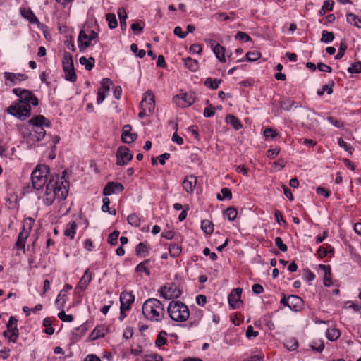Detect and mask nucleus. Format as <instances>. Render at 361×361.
Here are the masks:
<instances>
[{"label": "nucleus", "instance_id": "nucleus-1", "mask_svg": "<svg viewBox=\"0 0 361 361\" xmlns=\"http://www.w3.org/2000/svg\"><path fill=\"white\" fill-rule=\"evenodd\" d=\"M13 92L19 97V99L7 109V112L20 120L30 117V105L37 106V98L32 92L27 90L14 88Z\"/></svg>", "mask_w": 361, "mask_h": 361}, {"label": "nucleus", "instance_id": "nucleus-2", "mask_svg": "<svg viewBox=\"0 0 361 361\" xmlns=\"http://www.w3.org/2000/svg\"><path fill=\"white\" fill-rule=\"evenodd\" d=\"M142 314L151 322H161L165 316L164 305L158 299L149 298L143 303Z\"/></svg>", "mask_w": 361, "mask_h": 361}, {"label": "nucleus", "instance_id": "nucleus-3", "mask_svg": "<svg viewBox=\"0 0 361 361\" xmlns=\"http://www.w3.org/2000/svg\"><path fill=\"white\" fill-rule=\"evenodd\" d=\"M29 123L33 126V133H30L27 141L30 144L42 140L46 135L44 127L51 126V122L42 115L34 116L29 120Z\"/></svg>", "mask_w": 361, "mask_h": 361}, {"label": "nucleus", "instance_id": "nucleus-4", "mask_svg": "<svg viewBox=\"0 0 361 361\" xmlns=\"http://www.w3.org/2000/svg\"><path fill=\"white\" fill-rule=\"evenodd\" d=\"M167 311L171 319L176 322H185L190 316L188 306L180 301L170 302Z\"/></svg>", "mask_w": 361, "mask_h": 361}, {"label": "nucleus", "instance_id": "nucleus-5", "mask_svg": "<svg viewBox=\"0 0 361 361\" xmlns=\"http://www.w3.org/2000/svg\"><path fill=\"white\" fill-rule=\"evenodd\" d=\"M298 121L308 129L314 130L319 127V115L307 109H300L298 111Z\"/></svg>", "mask_w": 361, "mask_h": 361}, {"label": "nucleus", "instance_id": "nucleus-6", "mask_svg": "<svg viewBox=\"0 0 361 361\" xmlns=\"http://www.w3.org/2000/svg\"><path fill=\"white\" fill-rule=\"evenodd\" d=\"M49 172V168L45 164H39L32 171L31 180L32 186L39 190L42 189L47 183V176Z\"/></svg>", "mask_w": 361, "mask_h": 361}, {"label": "nucleus", "instance_id": "nucleus-7", "mask_svg": "<svg viewBox=\"0 0 361 361\" xmlns=\"http://www.w3.org/2000/svg\"><path fill=\"white\" fill-rule=\"evenodd\" d=\"M63 68L66 80L75 82L77 76L74 70L73 57L69 53H66L63 61Z\"/></svg>", "mask_w": 361, "mask_h": 361}, {"label": "nucleus", "instance_id": "nucleus-8", "mask_svg": "<svg viewBox=\"0 0 361 361\" xmlns=\"http://www.w3.org/2000/svg\"><path fill=\"white\" fill-rule=\"evenodd\" d=\"M161 297L166 300L178 298L181 295V290L174 283H168L160 288L159 290Z\"/></svg>", "mask_w": 361, "mask_h": 361}, {"label": "nucleus", "instance_id": "nucleus-9", "mask_svg": "<svg viewBox=\"0 0 361 361\" xmlns=\"http://www.w3.org/2000/svg\"><path fill=\"white\" fill-rule=\"evenodd\" d=\"M18 334L17 319L13 317H11L7 323V330L4 332V335L5 337L8 338L10 341L16 343L18 337Z\"/></svg>", "mask_w": 361, "mask_h": 361}, {"label": "nucleus", "instance_id": "nucleus-10", "mask_svg": "<svg viewBox=\"0 0 361 361\" xmlns=\"http://www.w3.org/2000/svg\"><path fill=\"white\" fill-rule=\"evenodd\" d=\"M4 77L5 79V85L6 86H14L20 82L27 79V76L25 74L14 73L11 72H4Z\"/></svg>", "mask_w": 361, "mask_h": 361}, {"label": "nucleus", "instance_id": "nucleus-11", "mask_svg": "<svg viewBox=\"0 0 361 361\" xmlns=\"http://www.w3.org/2000/svg\"><path fill=\"white\" fill-rule=\"evenodd\" d=\"M133 158V154L126 146L120 147L116 152V164L123 166L127 164Z\"/></svg>", "mask_w": 361, "mask_h": 361}, {"label": "nucleus", "instance_id": "nucleus-12", "mask_svg": "<svg viewBox=\"0 0 361 361\" xmlns=\"http://www.w3.org/2000/svg\"><path fill=\"white\" fill-rule=\"evenodd\" d=\"M54 191L56 195V199L63 200H65L68 192V182L66 180L59 181H54Z\"/></svg>", "mask_w": 361, "mask_h": 361}, {"label": "nucleus", "instance_id": "nucleus-13", "mask_svg": "<svg viewBox=\"0 0 361 361\" xmlns=\"http://www.w3.org/2000/svg\"><path fill=\"white\" fill-rule=\"evenodd\" d=\"M30 221V226L28 228V230L27 231L25 228V226L23 227V230L18 234V240L16 243V246L20 249H22L23 252H25V243L26 240L29 235L30 230L31 229V224L34 222V220L32 218H28L26 221Z\"/></svg>", "mask_w": 361, "mask_h": 361}, {"label": "nucleus", "instance_id": "nucleus-14", "mask_svg": "<svg viewBox=\"0 0 361 361\" xmlns=\"http://www.w3.org/2000/svg\"><path fill=\"white\" fill-rule=\"evenodd\" d=\"M134 300L135 297L132 293L126 291L122 292L120 295V310L122 311L129 310Z\"/></svg>", "mask_w": 361, "mask_h": 361}, {"label": "nucleus", "instance_id": "nucleus-15", "mask_svg": "<svg viewBox=\"0 0 361 361\" xmlns=\"http://www.w3.org/2000/svg\"><path fill=\"white\" fill-rule=\"evenodd\" d=\"M54 180H50L46 187V191L43 201L46 205H51L54 200L56 198V195L54 191Z\"/></svg>", "mask_w": 361, "mask_h": 361}, {"label": "nucleus", "instance_id": "nucleus-16", "mask_svg": "<svg viewBox=\"0 0 361 361\" xmlns=\"http://www.w3.org/2000/svg\"><path fill=\"white\" fill-rule=\"evenodd\" d=\"M242 289L237 288H234L228 295V302L233 309L238 308L242 303L240 300V295Z\"/></svg>", "mask_w": 361, "mask_h": 361}, {"label": "nucleus", "instance_id": "nucleus-17", "mask_svg": "<svg viewBox=\"0 0 361 361\" xmlns=\"http://www.w3.org/2000/svg\"><path fill=\"white\" fill-rule=\"evenodd\" d=\"M124 188L122 184L118 182L108 183L103 190V194L105 196L111 195V194L120 192L123 190Z\"/></svg>", "mask_w": 361, "mask_h": 361}, {"label": "nucleus", "instance_id": "nucleus-18", "mask_svg": "<svg viewBox=\"0 0 361 361\" xmlns=\"http://www.w3.org/2000/svg\"><path fill=\"white\" fill-rule=\"evenodd\" d=\"M131 126L125 125L123 128V133L121 135V140L123 142L130 144L137 139L136 133H131Z\"/></svg>", "mask_w": 361, "mask_h": 361}, {"label": "nucleus", "instance_id": "nucleus-19", "mask_svg": "<svg viewBox=\"0 0 361 361\" xmlns=\"http://www.w3.org/2000/svg\"><path fill=\"white\" fill-rule=\"evenodd\" d=\"M92 40L87 37V33L85 30H80L78 39V47L80 50H84L91 45Z\"/></svg>", "mask_w": 361, "mask_h": 361}, {"label": "nucleus", "instance_id": "nucleus-20", "mask_svg": "<svg viewBox=\"0 0 361 361\" xmlns=\"http://www.w3.org/2000/svg\"><path fill=\"white\" fill-rule=\"evenodd\" d=\"M92 281V273L90 271L89 269H87L82 276V277L80 279L76 288L80 289L81 291H84L90 283Z\"/></svg>", "mask_w": 361, "mask_h": 361}, {"label": "nucleus", "instance_id": "nucleus-21", "mask_svg": "<svg viewBox=\"0 0 361 361\" xmlns=\"http://www.w3.org/2000/svg\"><path fill=\"white\" fill-rule=\"evenodd\" d=\"M178 104H181L183 106H189L194 103L195 99L192 94H181L174 98Z\"/></svg>", "mask_w": 361, "mask_h": 361}, {"label": "nucleus", "instance_id": "nucleus-22", "mask_svg": "<svg viewBox=\"0 0 361 361\" xmlns=\"http://www.w3.org/2000/svg\"><path fill=\"white\" fill-rule=\"evenodd\" d=\"M142 99H146L145 108L149 114H152L155 108L154 96L152 92L147 91L144 94Z\"/></svg>", "mask_w": 361, "mask_h": 361}, {"label": "nucleus", "instance_id": "nucleus-23", "mask_svg": "<svg viewBox=\"0 0 361 361\" xmlns=\"http://www.w3.org/2000/svg\"><path fill=\"white\" fill-rule=\"evenodd\" d=\"M72 289V286L70 284H66L63 289L59 294L57 299L56 300V305H57L59 309H63L64 307V304L66 301V294L68 290Z\"/></svg>", "mask_w": 361, "mask_h": 361}, {"label": "nucleus", "instance_id": "nucleus-24", "mask_svg": "<svg viewBox=\"0 0 361 361\" xmlns=\"http://www.w3.org/2000/svg\"><path fill=\"white\" fill-rule=\"evenodd\" d=\"M197 183V178L195 176H187L183 182V187L184 190L188 192L191 193L193 192L194 188Z\"/></svg>", "mask_w": 361, "mask_h": 361}, {"label": "nucleus", "instance_id": "nucleus-25", "mask_svg": "<svg viewBox=\"0 0 361 361\" xmlns=\"http://www.w3.org/2000/svg\"><path fill=\"white\" fill-rule=\"evenodd\" d=\"M107 329L104 325L97 326L90 333L89 338L94 341L102 338L105 336Z\"/></svg>", "mask_w": 361, "mask_h": 361}, {"label": "nucleus", "instance_id": "nucleus-26", "mask_svg": "<svg viewBox=\"0 0 361 361\" xmlns=\"http://www.w3.org/2000/svg\"><path fill=\"white\" fill-rule=\"evenodd\" d=\"M319 269L322 270L324 273V284L326 286H330L331 285V267L329 265L319 264Z\"/></svg>", "mask_w": 361, "mask_h": 361}, {"label": "nucleus", "instance_id": "nucleus-27", "mask_svg": "<svg viewBox=\"0 0 361 361\" xmlns=\"http://www.w3.org/2000/svg\"><path fill=\"white\" fill-rule=\"evenodd\" d=\"M211 47H212L213 52L219 61L225 62V48L219 44H216L214 46L212 43Z\"/></svg>", "mask_w": 361, "mask_h": 361}, {"label": "nucleus", "instance_id": "nucleus-28", "mask_svg": "<svg viewBox=\"0 0 361 361\" xmlns=\"http://www.w3.org/2000/svg\"><path fill=\"white\" fill-rule=\"evenodd\" d=\"M185 66L191 71H196L198 69V61L196 59H192L190 57L183 58Z\"/></svg>", "mask_w": 361, "mask_h": 361}, {"label": "nucleus", "instance_id": "nucleus-29", "mask_svg": "<svg viewBox=\"0 0 361 361\" xmlns=\"http://www.w3.org/2000/svg\"><path fill=\"white\" fill-rule=\"evenodd\" d=\"M226 121L228 123L231 124L235 130H239L243 127L239 119L233 115H228L226 117Z\"/></svg>", "mask_w": 361, "mask_h": 361}, {"label": "nucleus", "instance_id": "nucleus-30", "mask_svg": "<svg viewBox=\"0 0 361 361\" xmlns=\"http://www.w3.org/2000/svg\"><path fill=\"white\" fill-rule=\"evenodd\" d=\"M76 226L77 225L75 221L69 222L64 231V235L69 237L71 239H73L75 234Z\"/></svg>", "mask_w": 361, "mask_h": 361}, {"label": "nucleus", "instance_id": "nucleus-31", "mask_svg": "<svg viewBox=\"0 0 361 361\" xmlns=\"http://www.w3.org/2000/svg\"><path fill=\"white\" fill-rule=\"evenodd\" d=\"M127 221L130 225L135 227H139L140 226L142 219L138 214L133 213L128 215Z\"/></svg>", "mask_w": 361, "mask_h": 361}, {"label": "nucleus", "instance_id": "nucleus-32", "mask_svg": "<svg viewBox=\"0 0 361 361\" xmlns=\"http://www.w3.org/2000/svg\"><path fill=\"white\" fill-rule=\"evenodd\" d=\"M20 12L21 15L30 23H36L39 22L37 18L32 11L27 9H22Z\"/></svg>", "mask_w": 361, "mask_h": 361}, {"label": "nucleus", "instance_id": "nucleus-33", "mask_svg": "<svg viewBox=\"0 0 361 361\" xmlns=\"http://www.w3.org/2000/svg\"><path fill=\"white\" fill-rule=\"evenodd\" d=\"M346 20L350 24L358 28H361V20L356 15L353 13H348L346 16Z\"/></svg>", "mask_w": 361, "mask_h": 361}, {"label": "nucleus", "instance_id": "nucleus-34", "mask_svg": "<svg viewBox=\"0 0 361 361\" xmlns=\"http://www.w3.org/2000/svg\"><path fill=\"white\" fill-rule=\"evenodd\" d=\"M341 336L338 329L336 328L328 329L326 331V338L331 341L337 340Z\"/></svg>", "mask_w": 361, "mask_h": 361}, {"label": "nucleus", "instance_id": "nucleus-35", "mask_svg": "<svg viewBox=\"0 0 361 361\" xmlns=\"http://www.w3.org/2000/svg\"><path fill=\"white\" fill-rule=\"evenodd\" d=\"M79 61H80V63L82 65H84L85 68L89 71L91 70L94 67V63H95V60L93 57H90V58L87 59L85 56H82L80 58Z\"/></svg>", "mask_w": 361, "mask_h": 361}, {"label": "nucleus", "instance_id": "nucleus-36", "mask_svg": "<svg viewBox=\"0 0 361 361\" xmlns=\"http://www.w3.org/2000/svg\"><path fill=\"white\" fill-rule=\"evenodd\" d=\"M201 228L207 234H211L214 231V225L209 220H203L201 223Z\"/></svg>", "mask_w": 361, "mask_h": 361}, {"label": "nucleus", "instance_id": "nucleus-37", "mask_svg": "<svg viewBox=\"0 0 361 361\" xmlns=\"http://www.w3.org/2000/svg\"><path fill=\"white\" fill-rule=\"evenodd\" d=\"M106 20L110 29L116 28L118 26L117 19L114 13H107Z\"/></svg>", "mask_w": 361, "mask_h": 361}, {"label": "nucleus", "instance_id": "nucleus-38", "mask_svg": "<svg viewBox=\"0 0 361 361\" xmlns=\"http://www.w3.org/2000/svg\"><path fill=\"white\" fill-rule=\"evenodd\" d=\"M136 254L145 257L148 254V247L145 243H140L136 247Z\"/></svg>", "mask_w": 361, "mask_h": 361}, {"label": "nucleus", "instance_id": "nucleus-39", "mask_svg": "<svg viewBox=\"0 0 361 361\" xmlns=\"http://www.w3.org/2000/svg\"><path fill=\"white\" fill-rule=\"evenodd\" d=\"M221 80L218 79H212L211 78H207V80L204 82V85L212 89L216 90L219 87V85L221 83Z\"/></svg>", "mask_w": 361, "mask_h": 361}, {"label": "nucleus", "instance_id": "nucleus-40", "mask_svg": "<svg viewBox=\"0 0 361 361\" xmlns=\"http://www.w3.org/2000/svg\"><path fill=\"white\" fill-rule=\"evenodd\" d=\"M167 334L164 331H161L157 336V340H156V345L158 347H161L166 344L167 339L166 338Z\"/></svg>", "mask_w": 361, "mask_h": 361}, {"label": "nucleus", "instance_id": "nucleus-41", "mask_svg": "<svg viewBox=\"0 0 361 361\" xmlns=\"http://www.w3.org/2000/svg\"><path fill=\"white\" fill-rule=\"evenodd\" d=\"M51 319L49 317L45 318L43 321V325L46 327L44 332L47 334L52 335L54 332V329L51 327Z\"/></svg>", "mask_w": 361, "mask_h": 361}, {"label": "nucleus", "instance_id": "nucleus-42", "mask_svg": "<svg viewBox=\"0 0 361 361\" xmlns=\"http://www.w3.org/2000/svg\"><path fill=\"white\" fill-rule=\"evenodd\" d=\"M221 195L218 194L217 198L219 200H223L224 199H229L232 198V192L231 190L228 188H223L221 190Z\"/></svg>", "mask_w": 361, "mask_h": 361}, {"label": "nucleus", "instance_id": "nucleus-43", "mask_svg": "<svg viewBox=\"0 0 361 361\" xmlns=\"http://www.w3.org/2000/svg\"><path fill=\"white\" fill-rule=\"evenodd\" d=\"M334 35L333 32L323 30L322 34L321 41L324 43H329L334 40Z\"/></svg>", "mask_w": 361, "mask_h": 361}, {"label": "nucleus", "instance_id": "nucleus-44", "mask_svg": "<svg viewBox=\"0 0 361 361\" xmlns=\"http://www.w3.org/2000/svg\"><path fill=\"white\" fill-rule=\"evenodd\" d=\"M149 259H147V260H145L144 262L140 263L137 267H136V271L137 272H145L147 276H149L150 275V271L147 268L146 265L149 263Z\"/></svg>", "mask_w": 361, "mask_h": 361}, {"label": "nucleus", "instance_id": "nucleus-45", "mask_svg": "<svg viewBox=\"0 0 361 361\" xmlns=\"http://www.w3.org/2000/svg\"><path fill=\"white\" fill-rule=\"evenodd\" d=\"M225 214L228 216L229 221H233L237 216L238 211L234 207H228L225 211Z\"/></svg>", "mask_w": 361, "mask_h": 361}, {"label": "nucleus", "instance_id": "nucleus-46", "mask_svg": "<svg viewBox=\"0 0 361 361\" xmlns=\"http://www.w3.org/2000/svg\"><path fill=\"white\" fill-rule=\"evenodd\" d=\"M169 250L170 255L173 257L178 256L181 253L182 250L181 247L176 244L170 245Z\"/></svg>", "mask_w": 361, "mask_h": 361}, {"label": "nucleus", "instance_id": "nucleus-47", "mask_svg": "<svg viewBox=\"0 0 361 361\" xmlns=\"http://www.w3.org/2000/svg\"><path fill=\"white\" fill-rule=\"evenodd\" d=\"M311 348L317 352H322L324 348V342L322 340L313 341L310 345Z\"/></svg>", "mask_w": 361, "mask_h": 361}, {"label": "nucleus", "instance_id": "nucleus-48", "mask_svg": "<svg viewBox=\"0 0 361 361\" xmlns=\"http://www.w3.org/2000/svg\"><path fill=\"white\" fill-rule=\"evenodd\" d=\"M261 57V54L257 51H249L246 54V59L249 61H255Z\"/></svg>", "mask_w": 361, "mask_h": 361}, {"label": "nucleus", "instance_id": "nucleus-49", "mask_svg": "<svg viewBox=\"0 0 361 361\" xmlns=\"http://www.w3.org/2000/svg\"><path fill=\"white\" fill-rule=\"evenodd\" d=\"M112 82L109 78H104L101 82V87L99 89L100 90H103L104 92H109L110 90V86Z\"/></svg>", "mask_w": 361, "mask_h": 361}, {"label": "nucleus", "instance_id": "nucleus-50", "mask_svg": "<svg viewBox=\"0 0 361 361\" xmlns=\"http://www.w3.org/2000/svg\"><path fill=\"white\" fill-rule=\"evenodd\" d=\"M144 361H163V357L157 353L145 355L143 357Z\"/></svg>", "mask_w": 361, "mask_h": 361}, {"label": "nucleus", "instance_id": "nucleus-51", "mask_svg": "<svg viewBox=\"0 0 361 361\" xmlns=\"http://www.w3.org/2000/svg\"><path fill=\"white\" fill-rule=\"evenodd\" d=\"M119 235V231H114L109 235L108 242L109 244L112 245H115L117 244L118 238Z\"/></svg>", "mask_w": 361, "mask_h": 361}, {"label": "nucleus", "instance_id": "nucleus-52", "mask_svg": "<svg viewBox=\"0 0 361 361\" xmlns=\"http://www.w3.org/2000/svg\"><path fill=\"white\" fill-rule=\"evenodd\" d=\"M145 102L146 99H142L140 102V108L142 111L138 114V116L140 118H144L146 116L150 115L149 114H148V111L145 108Z\"/></svg>", "mask_w": 361, "mask_h": 361}, {"label": "nucleus", "instance_id": "nucleus-53", "mask_svg": "<svg viewBox=\"0 0 361 361\" xmlns=\"http://www.w3.org/2000/svg\"><path fill=\"white\" fill-rule=\"evenodd\" d=\"M58 317L64 322H71L73 320V317L72 315L66 314L63 310L59 312Z\"/></svg>", "mask_w": 361, "mask_h": 361}, {"label": "nucleus", "instance_id": "nucleus-54", "mask_svg": "<svg viewBox=\"0 0 361 361\" xmlns=\"http://www.w3.org/2000/svg\"><path fill=\"white\" fill-rule=\"evenodd\" d=\"M338 144L341 147L349 152L350 154H352L353 148L348 145L342 138L338 139Z\"/></svg>", "mask_w": 361, "mask_h": 361}, {"label": "nucleus", "instance_id": "nucleus-55", "mask_svg": "<svg viewBox=\"0 0 361 361\" xmlns=\"http://www.w3.org/2000/svg\"><path fill=\"white\" fill-rule=\"evenodd\" d=\"M348 71L349 73H361V63L357 62L354 64H352L351 66H350L348 68Z\"/></svg>", "mask_w": 361, "mask_h": 361}, {"label": "nucleus", "instance_id": "nucleus-56", "mask_svg": "<svg viewBox=\"0 0 361 361\" xmlns=\"http://www.w3.org/2000/svg\"><path fill=\"white\" fill-rule=\"evenodd\" d=\"M235 39L243 42H248L251 39L250 37L247 34L240 31L237 32Z\"/></svg>", "mask_w": 361, "mask_h": 361}, {"label": "nucleus", "instance_id": "nucleus-57", "mask_svg": "<svg viewBox=\"0 0 361 361\" xmlns=\"http://www.w3.org/2000/svg\"><path fill=\"white\" fill-rule=\"evenodd\" d=\"M303 300L298 296L295 295V311H300L303 308Z\"/></svg>", "mask_w": 361, "mask_h": 361}, {"label": "nucleus", "instance_id": "nucleus-58", "mask_svg": "<svg viewBox=\"0 0 361 361\" xmlns=\"http://www.w3.org/2000/svg\"><path fill=\"white\" fill-rule=\"evenodd\" d=\"M275 244L281 251H287V246L286 244L283 243L282 239L280 237H276L275 238Z\"/></svg>", "mask_w": 361, "mask_h": 361}, {"label": "nucleus", "instance_id": "nucleus-59", "mask_svg": "<svg viewBox=\"0 0 361 361\" xmlns=\"http://www.w3.org/2000/svg\"><path fill=\"white\" fill-rule=\"evenodd\" d=\"M219 19L223 20H234L235 18V13L233 12L228 13H221L218 14Z\"/></svg>", "mask_w": 361, "mask_h": 361}, {"label": "nucleus", "instance_id": "nucleus-60", "mask_svg": "<svg viewBox=\"0 0 361 361\" xmlns=\"http://www.w3.org/2000/svg\"><path fill=\"white\" fill-rule=\"evenodd\" d=\"M346 49H347L346 44L344 42H341L340 44V47H339L338 54L336 55L335 59H341L343 56Z\"/></svg>", "mask_w": 361, "mask_h": 361}, {"label": "nucleus", "instance_id": "nucleus-61", "mask_svg": "<svg viewBox=\"0 0 361 361\" xmlns=\"http://www.w3.org/2000/svg\"><path fill=\"white\" fill-rule=\"evenodd\" d=\"M332 91L333 90L331 86H329V85H324L322 89L317 91V94L322 96L325 92H326L328 94H330L332 93Z\"/></svg>", "mask_w": 361, "mask_h": 361}, {"label": "nucleus", "instance_id": "nucleus-62", "mask_svg": "<svg viewBox=\"0 0 361 361\" xmlns=\"http://www.w3.org/2000/svg\"><path fill=\"white\" fill-rule=\"evenodd\" d=\"M264 135L267 137V138H271V139H274L276 137L277 135V133L273 130L272 128H266L264 131Z\"/></svg>", "mask_w": 361, "mask_h": 361}, {"label": "nucleus", "instance_id": "nucleus-63", "mask_svg": "<svg viewBox=\"0 0 361 361\" xmlns=\"http://www.w3.org/2000/svg\"><path fill=\"white\" fill-rule=\"evenodd\" d=\"M173 32L175 35L179 37L181 39H184L188 35V32H183L182 28L179 26H177L174 28Z\"/></svg>", "mask_w": 361, "mask_h": 361}, {"label": "nucleus", "instance_id": "nucleus-64", "mask_svg": "<svg viewBox=\"0 0 361 361\" xmlns=\"http://www.w3.org/2000/svg\"><path fill=\"white\" fill-rule=\"evenodd\" d=\"M293 297V295H290L288 296H286L285 295H283V298H281L280 303L281 305L283 306H286L289 307L290 310H292L291 305L289 304V300Z\"/></svg>", "mask_w": 361, "mask_h": 361}]
</instances>
